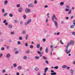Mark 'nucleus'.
<instances>
[{"label":"nucleus","mask_w":75,"mask_h":75,"mask_svg":"<svg viewBox=\"0 0 75 75\" xmlns=\"http://www.w3.org/2000/svg\"><path fill=\"white\" fill-rule=\"evenodd\" d=\"M36 47L37 48H39L40 47V44H38L36 46Z\"/></svg>","instance_id":"nucleus-21"},{"label":"nucleus","mask_w":75,"mask_h":75,"mask_svg":"<svg viewBox=\"0 0 75 75\" xmlns=\"http://www.w3.org/2000/svg\"><path fill=\"white\" fill-rule=\"evenodd\" d=\"M42 58L43 59H44V60H47V57L45 56H43Z\"/></svg>","instance_id":"nucleus-17"},{"label":"nucleus","mask_w":75,"mask_h":75,"mask_svg":"<svg viewBox=\"0 0 75 75\" xmlns=\"http://www.w3.org/2000/svg\"><path fill=\"white\" fill-rule=\"evenodd\" d=\"M8 3V1L5 0L4 2V4L5 5H7Z\"/></svg>","instance_id":"nucleus-14"},{"label":"nucleus","mask_w":75,"mask_h":75,"mask_svg":"<svg viewBox=\"0 0 75 75\" xmlns=\"http://www.w3.org/2000/svg\"><path fill=\"white\" fill-rule=\"evenodd\" d=\"M74 27H75V26H74V25H70V28H74Z\"/></svg>","instance_id":"nucleus-23"},{"label":"nucleus","mask_w":75,"mask_h":75,"mask_svg":"<svg viewBox=\"0 0 75 75\" xmlns=\"http://www.w3.org/2000/svg\"><path fill=\"white\" fill-rule=\"evenodd\" d=\"M27 57L26 56H23V59H25V60H26V59H27Z\"/></svg>","instance_id":"nucleus-18"},{"label":"nucleus","mask_w":75,"mask_h":75,"mask_svg":"<svg viewBox=\"0 0 75 75\" xmlns=\"http://www.w3.org/2000/svg\"><path fill=\"white\" fill-rule=\"evenodd\" d=\"M50 47L51 49H52L53 48V45H51Z\"/></svg>","instance_id":"nucleus-51"},{"label":"nucleus","mask_w":75,"mask_h":75,"mask_svg":"<svg viewBox=\"0 0 75 75\" xmlns=\"http://www.w3.org/2000/svg\"><path fill=\"white\" fill-rule=\"evenodd\" d=\"M22 33L23 35H24V34H26V31L24 30H23V31H22Z\"/></svg>","instance_id":"nucleus-15"},{"label":"nucleus","mask_w":75,"mask_h":75,"mask_svg":"<svg viewBox=\"0 0 75 75\" xmlns=\"http://www.w3.org/2000/svg\"><path fill=\"white\" fill-rule=\"evenodd\" d=\"M54 69H58V66H56L54 67Z\"/></svg>","instance_id":"nucleus-34"},{"label":"nucleus","mask_w":75,"mask_h":75,"mask_svg":"<svg viewBox=\"0 0 75 75\" xmlns=\"http://www.w3.org/2000/svg\"><path fill=\"white\" fill-rule=\"evenodd\" d=\"M48 19H47L46 21V23H48Z\"/></svg>","instance_id":"nucleus-63"},{"label":"nucleus","mask_w":75,"mask_h":75,"mask_svg":"<svg viewBox=\"0 0 75 75\" xmlns=\"http://www.w3.org/2000/svg\"><path fill=\"white\" fill-rule=\"evenodd\" d=\"M3 73H5V72H6V70L3 69Z\"/></svg>","instance_id":"nucleus-56"},{"label":"nucleus","mask_w":75,"mask_h":75,"mask_svg":"<svg viewBox=\"0 0 75 75\" xmlns=\"http://www.w3.org/2000/svg\"><path fill=\"white\" fill-rule=\"evenodd\" d=\"M35 58L36 59H40V57L38 56H35Z\"/></svg>","instance_id":"nucleus-13"},{"label":"nucleus","mask_w":75,"mask_h":75,"mask_svg":"<svg viewBox=\"0 0 75 75\" xmlns=\"http://www.w3.org/2000/svg\"><path fill=\"white\" fill-rule=\"evenodd\" d=\"M2 10L3 13H5V11H4V9H3Z\"/></svg>","instance_id":"nucleus-46"},{"label":"nucleus","mask_w":75,"mask_h":75,"mask_svg":"<svg viewBox=\"0 0 75 75\" xmlns=\"http://www.w3.org/2000/svg\"><path fill=\"white\" fill-rule=\"evenodd\" d=\"M16 7H20V4H17L16 5Z\"/></svg>","instance_id":"nucleus-31"},{"label":"nucleus","mask_w":75,"mask_h":75,"mask_svg":"<svg viewBox=\"0 0 75 75\" xmlns=\"http://www.w3.org/2000/svg\"><path fill=\"white\" fill-rule=\"evenodd\" d=\"M35 71H39V69L38 68L36 67L35 69Z\"/></svg>","instance_id":"nucleus-20"},{"label":"nucleus","mask_w":75,"mask_h":75,"mask_svg":"<svg viewBox=\"0 0 75 75\" xmlns=\"http://www.w3.org/2000/svg\"><path fill=\"white\" fill-rule=\"evenodd\" d=\"M37 52L38 53V54H40V57H42V54H43V52H42L41 53V52H40V51H38Z\"/></svg>","instance_id":"nucleus-6"},{"label":"nucleus","mask_w":75,"mask_h":75,"mask_svg":"<svg viewBox=\"0 0 75 75\" xmlns=\"http://www.w3.org/2000/svg\"><path fill=\"white\" fill-rule=\"evenodd\" d=\"M33 47H34V46H33L32 45H30V48H33Z\"/></svg>","instance_id":"nucleus-36"},{"label":"nucleus","mask_w":75,"mask_h":75,"mask_svg":"<svg viewBox=\"0 0 75 75\" xmlns=\"http://www.w3.org/2000/svg\"><path fill=\"white\" fill-rule=\"evenodd\" d=\"M54 19L56 21L57 20V18H56L55 14H53V16H52V21H53V22L54 23L55 25L56 28H58V23H57V21H54Z\"/></svg>","instance_id":"nucleus-1"},{"label":"nucleus","mask_w":75,"mask_h":75,"mask_svg":"<svg viewBox=\"0 0 75 75\" xmlns=\"http://www.w3.org/2000/svg\"><path fill=\"white\" fill-rule=\"evenodd\" d=\"M45 62L46 64H48V62L47 60H45Z\"/></svg>","instance_id":"nucleus-54"},{"label":"nucleus","mask_w":75,"mask_h":75,"mask_svg":"<svg viewBox=\"0 0 75 75\" xmlns=\"http://www.w3.org/2000/svg\"><path fill=\"white\" fill-rule=\"evenodd\" d=\"M13 66L14 68H16V67L17 66V64H16L14 63L13 64Z\"/></svg>","instance_id":"nucleus-25"},{"label":"nucleus","mask_w":75,"mask_h":75,"mask_svg":"<svg viewBox=\"0 0 75 75\" xmlns=\"http://www.w3.org/2000/svg\"><path fill=\"white\" fill-rule=\"evenodd\" d=\"M70 44H71L72 45H74V42L73 41L71 40L70 43Z\"/></svg>","instance_id":"nucleus-12"},{"label":"nucleus","mask_w":75,"mask_h":75,"mask_svg":"<svg viewBox=\"0 0 75 75\" xmlns=\"http://www.w3.org/2000/svg\"><path fill=\"white\" fill-rule=\"evenodd\" d=\"M18 21L17 20H14L15 23L16 24H17V23H18Z\"/></svg>","instance_id":"nucleus-27"},{"label":"nucleus","mask_w":75,"mask_h":75,"mask_svg":"<svg viewBox=\"0 0 75 75\" xmlns=\"http://www.w3.org/2000/svg\"><path fill=\"white\" fill-rule=\"evenodd\" d=\"M51 75H56L57 74V73L55 72H54L53 73H52L51 74Z\"/></svg>","instance_id":"nucleus-26"},{"label":"nucleus","mask_w":75,"mask_h":75,"mask_svg":"<svg viewBox=\"0 0 75 75\" xmlns=\"http://www.w3.org/2000/svg\"><path fill=\"white\" fill-rule=\"evenodd\" d=\"M3 56V54L1 53L0 54V58H1Z\"/></svg>","instance_id":"nucleus-48"},{"label":"nucleus","mask_w":75,"mask_h":75,"mask_svg":"<svg viewBox=\"0 0 75 75\" xmlns=\"http://www.w3.org/2000/svg\"><path fill=\"white\" fill-rule=\"evenodd\" d=\"M60 42L61 43V44H64V43H63L62 41V40H60Z\"/></svg>","instance_id":"nucleus-52"},{"label":"nucleus","mask_w":75,"mask_h":75,"mask_svg":"<svg viewBox=\"0 0 75 75\" xmlns=\"http://www.w3.org/2000/svg\"><path fill=\"white\" fill-rule=\"evenodd\" d=\"M49 51V50L48 49V47H47L46 48L45 50V52L46 53H48Z\"/></svg>","instance_id":"nucleus-9"},{"label":"nucleus","mask_w":75,"mask_h":75,"mask_svg":"<svg viewBox=\"0 0 75 75\" xmlns=\"http://www.w3.org/2000/svg\"><path fill=\"white\" fill-rule=\"evenodd\" d=\"M66 7L67 8H69V6L68 5H67L66 6Z\"/></svg>","instance_id":"nucleus-37"},{"label":"nucleus","mask_w":75,"mask_h":75,"mask_svg":"<svg viewBox=\"0 0 75 75\" xmlns=\"http://www.w3.org/2000/svg\"><path fill=\"white\" fill-rule=\"evenodd\" d=\"M48 7V6L47 5H45L44 6L45 8H47Z\"/></svg>","instance_id":"nucleus-55"},{"label":"nucleus","mask_w":75,"mask_h":75,"mask_svg":"<svg viewBox=\"0 0 75 75\" xmlns=\"http://www.w3.org/2000/svg\"><path fill=\"white\" fill-rule=\"evenodd\" d=\"M19 39L20 40H23V38L21 37H19Z\"/></svg>","instance_id":"nucleus-35"},{"label":"nucleus","mask_w":75,"mask_h":75,"mask_svg":"<svg viewBox=\"0 0 75 75\" xmlns=\"http://www.w3.org/2000/svg\"><path fill=\"white\" fill-rule=\"evenodd\" d=\"M19 53V51H17L15 52V54H18Z\"/></svg>","instance_id":"nucleus-30"},{"label":"nucleus","mask_w":75,"mask_h":75,"mask_svg":"<svg viewBox=\"0 0 75 75\" xmlns=\"http://www.w3.org/2000/svg\"><path fill=\"white\" fill-rule=\"evenodd\" d=\"M73 24L74 25H75V20H74L73 21Z\"/></svg>","instance_id":"nucleus-38"},{"label":"nucleus","mask_w":75,"mask_h":75,"mask_svg":"<svg viewBox=\"0 0 75 75\" xmlns=\"http://www.w3.org/2000/svg\"><path fill=\"white\" fill-rule=\"evenodd\" d=\"M9 17H12L13 16V14H12L11 13H10L9 14Z\"/></svg>","instance_id":"nucleus-33"},{"label":"nucleus","mask_w":75,"mask_h":75,"mask_svg":"<svg viewBox=\"0 0 75 75\" xmlns=\"http://www.w3.org/2000/svg\"><path fill=\"white\" fill-rule=\"evenodd\" d=\"M11 57V55H10V53H8L6 55V58H8V59L9 60L10 59H9V58H10Z\"/></svg>","instance_id":"nucleus-5"},{"label":"nucleus","mask_w":75,"mask_h":75,"mask_svg":"<svg viewBox=\"0 0 75 75\" xmlns=\"http://www.w3.org/2000/svg\"><path fill=\"white\" fill-rule=\"evenodd\" d=\"M17 44L18 45H20V44H21V42H20V41H18V42Z\"/></svg>","instance_id":"nucleus-40"},{"label":"nucleus","mask_w":75,"mask_h":75,"mask_svg":"<svg viewBox=\"0 0 75 75\" xmlns=\"http://www.w3.org/2000/svg\"><path fill=\"white\" fill-rule=\"evenodd\" d=\"M67 67V65H64L62 67V68H66Z\"/></svg>","instance_id":"nucleus-19"},{"label":"nucleus","mask_w":75,"mask_h":75,"mask_svg":"<svg viewBox=\"0 0 75 75\" xmlns=\"http://www.w3.org/2000/svg\"><path fill=\"white\" fill-rule=\"evenodd\" d=\"M8 25V23L7 22H6L5 23V25Z\"/></svg>","instance_id":"nucleus-62"},{"label":"nucleus","mask_w":75,"mask_h":75,"mask_svg":"<svg viewBox=\"0 0 75 75\" xmlns=\"http://www.w3.org/2000/svg\"><path fill=\"white\" fill-rule=\"evenodd\" d=\"M14 34V33L13 32H12L11 33V34L12 35H13Z\"/></svg>","instance_id":"nucleus-58"},{"label":"nucleus","mask_w":75,"mask_h":75,"mask_svg":"<svg viewBox=\"0 0 75 75\" xmlns=\"http://www.w3.org/2000/svg\"><path fill=\"white\" fill-rule=\"evenodd\" d=\"M69 44H70V42H68L67 45V47H69Z\"/></svg>","instance_id":"nucleus-44"},{"label":"nucleus","mask_w":75,"mask_h":75,"mask_svg":"<svg viewBox=\"0 0 75 75\" xmlns=\"http://www.w3.org/2000/svg\"><path fill=\"white\" fill-rule=\"evenodd\" d=\"M7 16V13H5L4 14V17H6V16Z\"/></svg>","instance_id":"nucleus-29"},{"label":"nucleus","mask_w":75,"mask_h":75,"mask_svg":"<svg viewBox=\"0 0 75 75\" xmlns=\"http://www.w3.org/2000/svg\"><path fill=\"white\" fill-rule=\"evenodd\" d=\"M70 73L71 74H73L74 72V70H73L72 69H70Z\"/></svg>","instance_id":"nucleus-16"},{"label":"nucleus","mask_w":75,"mask_h":75,"mask_svg":"<svg viewBox=\"0 0 75 75\" xmlns=\"http://www.w3.org/2000/svg\"><path fill=\"white\" fill-rule=\"evenodd\" d=\"M71 10H70L69 11V12L68 13V14H70L71 13Z\"/></svg>","instance_id":"nucleus-50"},{"label":"nucleus","mask_w":75,"mask_h":75,"mask_svg":"<svg viewBox=\"0 0 75 75\" xmlns=\"http://www.w3.org/2000/svg\"><path fill=\"white\" fill-rule=\"evenodd\" d=\"M48 70V68L47 67H46L45 69L44 73H46Z\"/></svg>","instance_id":"nucleus-10"},{"label":"nucleus","mask_w":75,"mask_h":75,"mask_svg":"<svg viewBox=\"0 0 75 75\" xmlns=\"http://www.w3.org/2000/svg\"><path fill=\"white\" fill-rule=\"evenodd\" d=\"M7 21V20H5L3 21V23H6V22Z\"/></svg>","instance_id":"nucleus-57"},{"label":"nucleus","mask_w":75,"mask_h":75,"mask_svg":"<svg viewBox=\"0 0 75 75\" xmlns=\"http://www.w3.org/2000/svg\"><path fill=\"white\" fill-rule=\"evenodd\" d=\"M18 68L19 70H20V69H21L22 68V67H21V66H20L18 67Z\"/></svg>","instance_id":"nucleus-22"},{"label":"nucleus","mask_w":75,"mask_h":75,"mask_svg":"<svg viewBox=\"0 0 75 75\" xmlns=\"http://www.w3.org/2000/svg\"><path fill=\"white\" fill-rule=\"evenodd\" d=\"M23 17L24 19H26V16L25 15H23Z\"/></svg>","instance_id":"nucleus-41"},{"label":"nucleus","mask_w":75,"mask_h":75,"mask_svg":"<svg viewBox=\"0 0 75 75\" xmlns=\"http://www.w3.org/2000/svg\"><path fill=\"white\" fill-rule=\"evenodd\" d=\"M25 46L26 47H27L28 46V44L27 43H26L25 44Z\"/></svg>","instance_id":"nucleus-60"},{"label":"nucleus","mask_w":75,"mask_h":75,"mask_svg":"<svg viewBox=\"0 0 75 75\" xmlns=\"http://www.w3.org/2000/svg\"><path fill=\"white\" fill-rule=\"evenodd\" d=\"M49 15H50V13H48L47 15V16L48 17V18H50V16Z\"/></svg>","instance_id":"nucleus-28"},{"label":"nucleus","mask_w":75,"mask_h":75,"mask_svg":"<svg viewBox=\"0 0 75 75\" xmlns=\"http://www.w3.org/2000/svg\"><path fill=\"white\" fill-rule=\"evenodd\" d=\"M72 34L74 35H75V32H73L72 33Z\"/></svg>","instance_id":"nucleus-49"},{"label":"nucleus","mask_w":75,"mask_h":75,"mask_svg":"<svg viewBox=\"0 0 75 75\" xmlns=\"http://www.w3.org/2000/svg\"><path fill=\"white\" fill-rule=\"evenodd\" d=\"M25 11L26 12H27V13H30V9L27 8L25 9Z\"/></svg>","instance_id":"nucleus-8"},{"label":"nucleus","mask_w":75,"mask_h":75,"mask_svg":"<svg viewBox=\"0 0 75 75\" xmlns=\"http://www.w3.org/2000/svg\"><path fill=\"white\" fill-rule=\"evenodd\" d=\"M16 75H20V74L18 72L16 73Z\"/></svg>","instance_id":"nucleus-64"},{"label":"nucleus","mask_w":75,"mask_h":75,"mask_svg":"<svg viewBox=\"0 0 75 75\" xmlns=\"http://www.w3.org/2000/svg\"><path fill=\"white\" fill-rule=\"evenodd\" d=\"M18 12L19 13H21L23 11V8L20 7L18 9Z\"/></svg>","instance_id":"nucleus-7"},{"label":"nucleus","mask_w":75,"mask_h":75,"mask_svg":"<svg viewBox=\"0 0 75 75\" xmlns=\"http://www.w3.org/2000/svg\"><path fill=\"white\" fill-rule=\"evenodd\" d=\"M10 46H7L6 47V49H7V50H9V49H10Z\"/></svg>","instance_id":"nucleus-45"},{"label":"nucleus","mask_w":75,"mask_h":75,"mask_svg":"<svg viewBox=\"0 0 75 75\" xmlns=\"http://www.w3.org/2000/svg\"><path fill=\"white\" fill-rule=\"evenodd\" d=\"M26 37H25V40H27V39H28V35H26Z\"/></svg>","instance_id":"nucleus-42"},{"label":"nucleus","mask_w":75,"mask_h":75,"mask_svg":"<svg viewBox=\"0 0 75 75\" xmlns=\"http://www.w3.org/2000/svg\"><path fill=\"white\" fill-rule=\"evenodd\" d=\"M13 25L11 24H9L8 25V28H13Z\"/></svg>","instance_id":"nucleus-11"},{"label":"nucleus","mask_w":75,"mask_h":75,"mask_svg":"<svg viewBox=\"0 0 75 75\" xmlns=\"http://www.w3.org/2000/svg\"><path fill=\"white\" fill-rule=\"evenodd\" d=\"M34 3L35 4H37V1L36 0H35Z\"/></svg>","instance_id":"nucleus-39"},{"label":"nucleus","mask_w":75,"mask_h":75,"mask_svg":"<svg viewBox=\"0 0 75 75\" xmlns=\"http://www.w3.org/2000/svg\"><path fill=\"white\" fill-rule=\"evenodd\" d=\"M60 34V33L58 32V33L57 34V35H59Z\"/></svg>","instance_id":"nucleus-61"},{"label":"nucleus","mask_w":75,"mask_h":75,"mask_svg":"<svg viewBox=\"0 0 75 75\" xmlns=\"http://www.w3.org/2000/svg\"><path fill=\"white\" fill-rule=\"evenodd\" d=\"M28 7H34V5L33 4V3H31L28 5Z\"/></svg>","instance_id":"nucleus-4"},{"label":"nucleus","mask_w":75,"mask_h":75,"mask_svg":"<svg viewBox=\"0 0 75 75\" xmlns=\"http://www.w3.org/2000/svg\"><path fill=\"white\" fill-rule=\"evenodd\" d=\"M68 47H67L66 48V50H65L67 54H69V53H70L71 52V49H70L68 51Z\"/></svg>","instance_id":"nucleus-3"},{"label":"nucleus","mask_w":75,"mask_h":75,"mask_svg":"<svg viewBox=\"0 0 75 75\" xmlns=\"http://www.w3.org/2000/svg\"><path fill=\"white\" fill-rule=\"evenodd\" d=\"M61 24H65V22H64L63 21H62L61 22Z\"/></svg>","instance_id":"nucleus-53"},{"label":"nucleus","mask_w":75,"mask_h":75,"mask_svg":"<svg viewBox=\"0 0 75 75\" xmlns=\"http://www.w3.org/2000/svg\"><path fill=\"white\" fill-rule=\"evenodd\" d=\"M69 9H68V8H66L65 9V11H69Z\"/></svg>","instance_id":"nucleus-43"},{"label":"nucleus","mask_w":75,"mask_h":75,"mask_svg":"<svg viewBox=\"0 0 75 75\" xmlns=\"http://www.w3.org/2000/svg\"><path fill=\"white\" fill-rule=\"evenodd\" d=\"M60 6H63V5H64V2H61L60 3Z\"/></svg>","instance_id":"nucleus-24"},{"label":"nucleus","mask_w":75,"mask_h":75,"mask_svg":"<svg viewBox=\"0 0 75 75\" xmlns=\"http://www.w3.org/2000/svg\"><path fill=\"white\" fill-rule=\"evenodd\" d=\"M31 22V19H29L27 22H25V23L24 24L25 25L27 26V25H28V24H30V23Z\"/></svg>","instance_id":"nucleus-2"},{"label":"nucleus","mask_w":75,"mask_h":75,"mask_svg":"<svg viewBox=\"0 0 75 75\" xmlns=\"http://www.w3.org/2000/svg\"><path fill=\"white\" fill-rule=\"evenodd\" d=\"M1 51H4V47H1Z\"/></svg>","instance_id":"nucleus-32"},{"label":"nucleus","mask_w":75,"mask_h":75,"mask_svg":"<svg viewBox=\"0 0 75 75\" xmlns=\"http://www.w3.org/2000/svg\"><path fill=\"white\" fill-rule=\"evenodd\" d=\"M42 47H41L40 48V51H42Z\"/></svg>","instance_id":"nucleus-59"},{"label":"nucleus","mask_w":75,"mask_h":75,"mask_svg":"<svg viewBox=\"0 0 75 75\" xmlns=\"http://www.w3.org/2000/svg\"><path fill=\"white\" fill-rule=\"evenodd\" d=\"M42 41H43V42H45L46 40H45V38H43L42 39Z\"/></svg>","instance_id":"nucleus-47"}]
</instances>
